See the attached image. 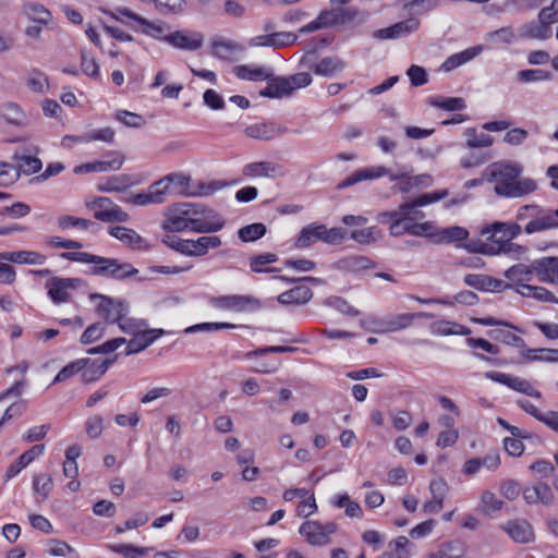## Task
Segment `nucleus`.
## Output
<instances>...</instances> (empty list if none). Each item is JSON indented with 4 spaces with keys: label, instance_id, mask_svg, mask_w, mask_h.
I'll return each instance as SVG.
<instances>
[{
    "label": "nucleus",
    "instance_id": "1",
    "mask_svg": "<svg viewBox=\"0 0 558 558\" xmlns=\"http://www.w3.org/2000/svg\"><path fill=\"white\" fill-rule=\"evenodd\" d=\"M522 171V165L512 160L490 163V181L495 182V193L502 197L518 198L535 192L536 181L520 178Z\"/></svg>",
    "mask_w": 558,
    "mask_h": 558
},
{
    "label": "nucleus",
    "instance_id": "2",
    "mask_svg": "<svg viewBox=\"0 0 558 558\" xmlns=\"http://www.w3.org/2000/svg\"><path fill=\"white\" fill-rule=\"evenodd\" d=\"M517 221L525 222L524 232L526 234L558 227V220H556L554 210L544 209L535 204L521 206L517 213Z\"/></svg>",
    "mask_w": 558,
    "mask_h": 558
},
{
    "label": "nucleus",
    "instance_id": "3",
    "mask_svg": "<svg viewBox=\"0 0 558 558\" xmlns=\"http://www.w3.org/2000/svg\"><path fill=\"white\" fill-rule=\"evenodd\" d=\"M387 174H389V179L391 182H393V181L401 182L399 190L402 193H408L414 186L412 177L408 175L407 173L390 174V171L388 168H386L384 166H376V167L363 168V169L355 171L353 174L349 175L343 181H341L337 187L339 190H343V189L352 186L356 183H360L362 181L381 178Z\"/></svg>",
    "mask_w": 558,
    "mask_h": 558
},
{
    "label": "nucleus",
    "instance_id": "4",
    "mask_svg": "<svg viewBox=\"0 0 558 558\" xmlns=\"http://www.w3.org/2000/svg\"><path fill=\"white\" fill-rule=\"evenodd\" d=\"M60 257L70 262L93 264L87 274L104 278H113V267L109 266V263L113 262L114 258L104 257L87 252H64L60 254Z\"/></svg>",
    "mask_w": 558,
    "mask_h": 558
},
{
    "label": "nucleus",
    "instance_id": "5",
    "mask_svg": "<svg viewBox=\"0 0 558 558\" xmlns=\"http://www.w3.org/2000/svg\"><path fill=\"white\" fill-rule=\"evenodd\" d=\"M89 300H99L96 306L97 314L109 324H118L128 314V303L121 299H113L100 293H90Z\"/></svg>",
    "mask_w": 558,
    "mask_h": 558
},
{
    "label": "nucleus",
    "instance_id": "6",
    "mask_svg": "<svg viewBox=\"0 0 558 558\" xmlns=\"http://www.w3.org/2000/svg\"><path fill=\"white\" fill-rule=\"evenodd\" d=\"M86 207L95 209L94 218L104 222H126L129 215L111 198L99 196L86 202Z\"/></svg>",
    "mask_w": 558,
    "mask_h": 558
},
{
    "label": "nucleus",
    "instance_id": "7",
    "mask_svg": "<svg viewBox=\"0 0 558 558\" xmlns=\"http://www.w3.org/2000/svg\"><path fill=\"white\" fill-rule=\"evenodd\" d=\"M87 282L82 278L51 277L46 281L47 294L54 304L70 301L69 290L86 287Z\"/></svg>",
    "mask_w": 558,
    "mask_h": 558
},
{
    "label": "nucleus",
    "instance_id": "8",
    "mask_svg": "<svg viewBox=\"0 0 558 558\" xmlns=\"http://www.w3.org/2000/svg\"><path fill=\"white\" fill-rule=\"evenodd\" d=\"M519 349V357L515 359L510 355L501 354V350L498 344L490 343V364H527L536 361H543L542 348L530 349L524 343L523 348Z\"/></svg>",
    "mask_w": 558,
    "mask_h": 558
},
{
    "label": "nucleus",
    "instance_id": "9",
    "mask_svg": "<svg viewBox=\"0 0 558 558\" xmlns=\"http://www.w3.org/2000/svg\"><path fill=\"white\" fill-rule=\"evenodd\" d=\"M519 328L490 317V339L511 348H523L524 340L515 333Z\"/></svg>",
    "mask_w": 558,
    "mask_h": 558
},
{
    "label": "nucleus",
    "instance_id": "10",
    "mask_svg": "<svg viewBox=\"0 0 558 558\" xmlns=\"http://www.w3.org/2000/svg\"><path fill=\"white\" fill-rule=\"evenodd\" d=\"M490 380L535 399H542L543 397L542 392L535 389L529 380L519 376L501 372H490Z\"/></svg>",
    "mask_w": 558,
    "mask_h": 558
},
{
    "label": "nucleus",
    "instance_id": "11",
    "mask_svg": "<svg viewBox=\"0 0 558 558\" xmlns=\"http://www.w3.org/2000/svg\"><path fill=\"white\" fill-rule=\"evenodd\" d=\"M169 184H165V180H159L149 185L147 192L137 193L125 198L124 202L145 206L148 204H162L166 201Z\"/></svg>",
    "mask_w": 558,
    "mask_h": 558
},
{
    "label": "nucleus",
    "instance_id": "12",
    "mask_svg": "<svg viewBox=\"0 0 558 558\" xmlns=\"http://www.w3.org/2000/svg\"><path fill=\"white\" fill-rule=\"evenodd\" d=\"M163 41L178 49L194 51L203 46L204 36L199 32L175 31L165 35Z\"/></svg>",
    "mask_w": 558,
    "mask_h": 558
},
{
    "label": "nucleus",
    "instance_id": "13",
    "mask_svg": "<svg viewBox=\"0 0 558 558\" xmlns=\"http://www.w3.org/2000/svg\"><path fill=\"white\" fill-rule=\"evenodd\" d=\"M211 304L215 307L222 308V310H229V311H235V312H243L248 306H252L254 308L260 307V301L250 296V295H221L214 298L211 300Z\"/></svg>",
    "mask_w": 558,
    "mask_h": 558
},
{
    "label": "nucleus",
    "instance_id": "14",
    "mask_svg": "<svg viewBox=\"0 0 558 558\" xmlns=\"http://www.w3.org/2000/svg\"><path fill=\"white\" fill-rule=\"evenodd\" d=\"M534 271L538 281L558 286V256L534 259Z\"/></svg>",
    "mask_w": 558,
    "mask_h": 558
},
{
    "label": "nucleus",
    "instance_id": "15",
    "mask_svg": "<svg viewBox=\"0 0 558 558\" xmlns=\"http://www.w3.org/2000/svg\"><path fill=\"white\" fill-rule=\"evenodd\" d=\"M298 40V36L291 32H277L266 35L255 36L250 39L248 45L253 47H272L281 48L293 45Z\"/></svg>",
    "mask_w": 558,
    "mask_h": 558
},
{
    "label": "nucleus",
    "instance_id": "16",
    "mask_svg": "<svg viewBox=\"0 0 558 558\" xmlns=\"http://www.w3.org/2000/svg\"><path fill=\"white\" fill-rule=\"evenodd\" d=\"M242 173L244 177H266V178H279L287 174V169L276 162L271 161H257L251 162L243 167Z\"/></svg>",
    "mask_w": 558,
    "mask_h": 558
},
{
    "label": "nucleus",
    "instance_id": "17",
    "mask_svg": "<svg viewBox=\"0 0 558 558\" xmlns=\"http://www.w3.org/2000/svg\"><path fill=\"white\" fill-rule=\"evenodd\" d=\"M515 543L527 544L534 541V532L529 521L514 519L500 526Z\"/></svg>",
    "mask_w": 558,
    "mask_h": 558
},
{
    "label": "nucleus",
    "instance_id": "18",
    "mask_svg": "<svg viewBox=\"0 0 558 558\" xmlns=\"http://www.w3.org/2000/svg\"><path fill=\"white\" fill-rule=\"evenodd\" d=\"M517 404L524 412L543 423L546 427L558 434V411H547L543 413L536 405L529 400H518Z\"/></svg>",
    "mask_w": 558,
    "mask_h": 558
},
{
    "label": "nucleus",
    "instance_id": "19",
    "mask_svg": "<svg viewBox=\"0 0 558 558\" xmlns=\"http://www.w3.org/2000/svg\"><path fill=\"white\" fill-rule=\"evenodd\" d=\"M162 335H165L163 329H148L133 336L132 339L128 341L124 354L131 355L145 350Z\"/></svg>",
    "mask_w": 558,
    "mask_h": 558
},
{
    "label": "nucleus",
    "instance_id": "20",
    "mask_svg": "<svg viewBox=\"0 0 558 558\" xmlns=\"http://www.w3.org/2000/svg\"><path fill=\"white\" fill-rule=\"evenodd\" d=\"M119 354L112 357L90 360L81 374L82 381L90 384L98 380L108 368L118 360Z\"/></svg>",
    "mask_w": 558,
    "mask_h": 558
},
{
    "label": "nucleus",
    "instance_id": "21",
    "mask_svg": "<svg viewBox=\"0 0 558 558\" xmlns=\"http://www.w3.org/2000/svg\"><path fill=\"white\" fill-rule=\"evenodd\" d=\"M114 158L111 160H96L93 162L82 163L74 168L75 173L106 172L108 170L121 169L124 157L119 153H113Z\"/></svg>",
    "mask_w": 558,
    "mask_h": 558
},
{
    "label": "nucleus",
    "instance_id": "22",
    "mask_svg": "<svg viewBox=\"0 0 558 558\" xmlns=\"http://www.w3.org/2000/svg\"><path fill=\"white\" fill-rule=\"evenodd\" d=\"M44 445H34L23 452L13 463H11L5 472V482L16 476L24 468L44 452Z\"/></svg>",
    "mask_w": 558,
    "mask_h": 558
},
{
    "label": "nucleus",
    "instance_id": "23",
    "mask_svg": "<svg viewBox=\"0 0 558 558\" xmlns=\"http://www.w3.org/2000/svg\"><path fill=\"white\" fill-rule=\"evenodd\" d=\"M313 298V291L305 284H299L278 295L277 301L282 305H303Z\"/></svg>",
    "mask_w": 558,
    "mask_h": 558
},
{
    "label": "nucleus",
    "instance_id": "24",
    "mask_svg": "<svg viewBox=\"0 0 558 558\" xmlns=\"http://www.w3.org/2000/svg\"><path fill=\"white\" fill-rule=\"evenodd\" d=\"M109 234L119 241L130 245L132 248L146 250L150 248V245L145 243V240L136 233L133 229L126 227H112L109 229Z\"/></svg>",
    "mask_w": 558,
    "mask_h": 558
},
{
    "label": "nucleus",
    "instance_id": "25",
    "mask_svg": "<svg viewBox=\"0 0 558 558\" xmlns=\"http://www.w3.org/2000/svg\"><path fill=\"white\" fill-rule=\"evenodd\" d=\"M300 534L306 537V541L314 546H323L330 542L326 536L323 524L318 521H306L302 523L299 530Z\"/></svg>",
    "mask_w": 558,
    "mask_h": 558
},
{
    "label": "nucleus",
    "instance_id": "26",
    "mask_svg": "<svg viewBox=\"0 0 558 558\" xmlns=\"http://www.w3.org/2000/svg\"><path fill=\"white\" fill-rule=\"evenodd\" d=\"M506 278L517 284V289H521V286H527L535 277L534 260L530 265L517 264L511 266L505 271Z\"/></svg>",
    "mask_w": 558,
    "mask_h": 558
},
{
    "label": "nucleus",
    "instance_id": "27",
    "mask_svg": "<svg viewBox=\"0 0 558 558\" xmlns=\"http://www.w3.org/2000/svg\"><path fill=\"white\" fill-rule=\"evenodd\" d=\"M268 85L260 89L259 95L266 98H282L292 95V88L288 84V80L283 76H274L271 74Z\"/></svg>",
    "mask_w": 558,
    "mask_h": 558
},
{
    "label": "nucleus",
    "instance_id": "28",
    "mask_svg": "<svg viewBox=\"0 0 558 558\" xmlns=\"http://www.w3.org/2000/svg\"><path fill=\"white\" fill-rule=\"evenodd\" d=\"M186 256L199 257L208 253L209 248H216L221 245V240L217 235L201 236L197 240H186Z\"/></svg>",
    "mask_w": 558,
    "mask_h": 558
},
{
    "label": "nucleus",
    "instance_id": "29",
    "mask_svg": "<svg viewBox=\"0 0 558 558\" xmlns=\"http://www.w3.org/2000/svg\"><path fill=\"white\" fill-rule=\"evenodd\" d=\"M0 260L16 264L43 265L46 262V256L35 251L1 252Z\"/></svg>",
    "mask_w": 558,
    "mask_h": 558
},
{
    "label": "nucleus",
    "instance_id": "30",
    "mask_svg": "<svg viewBox=\"0 0 558 558\" xmlns=\"http://www.w3.org/2000/svg\"><path fill=\"white\" fill-rule=\"evenodd\" d=\"M174 211L190 219H196L198 216L206 218H217L218 213L202 203H180Z\"/></svg>",
    "mask_w": 558,
    "mask_h": 558
},
{
    "label": "nucleus",
    "instance_id": "31",
    "mask_svg": "<svg viewBox=\"0 0 558 558\" xmlns=\"http://www.w3.org/2000/svg\"><path fill=\"white\" fill-rule=\"evenodd\" d=\"M323 230H325V225L311 223L304 227L295 240V247L305 248L317 241H323Z\"/></svg>",
    "mask_w": 558,
    "mask_h": 558
},
{
    "label": "nucleus",
    "instance_id": "32",
    "mask_svg": "<svg viewBox=\"0 0 558 558\" xmlns=\"http://www.w3.org/2000/svg\"><path fill=\"white\" fill-rule=\"evenodd\" d=\"M315 74L320 76H332L336 72L342 71L345 68L344 61L339 57H325L315 64L307 65Z\"/></svg>",
    "mask_w": 558,
    "mask_h": 558
},
{
    "label": "nucleus",
    "instance_id": "33",
    "mask_svg": "<svg viewBox=\"0 0 558 558\" xmlns=\"http://www.w3.org/2000/svg\"><path fill=\"white\" fill-rule=\"evenodd\" d=\"M190 219V230L196 233H213L220 231L225 227V220L218 214L217 218Z\"/></svg>",
    "mask_w": 558,
    "mask_h": 558
},
{
    "label": "nucleus",
    "instance_id": "34",
    "mask_svg": "<svg viewBox=\"0 0 558 558\" xmlns=\"http://www.w3.org/2000/svg\"><path fill=\"white\" fill-rule=\"evenodd\" d=\"M551 26L542 22L539 19L537 22H531L523 25L520 29L521 37L530 39H548L551 37Z\"/></svg>",
    "mask_w": 558,
    "mask_h": 558
},
{
    "label": "nucleus",
    "instance_id": "35",
    "mask_svg": "<svg viewBox=\"0 0 558 558\" xmlns=\"http://www.w3.org/2000/svg\"><path fill=\"white\" fill-rule=\"evenodd\" d=\"M505 225L504 223H500V222H495V223H490V246H489V250H490V255H495V254H499L500 252H504V253H518V252H522L523 251V247L520 246V245H517L512 242H510L509 240L505 241V242H499V241H495L493 240L495 233L501 231V228L504 227Z\"/></svg>",
    "mask_w": 558,
    "mask_h": 558
},
{
    "label": "nucleus",
    "instance_id": "36",
    "mask_svg": "<svg viewBox=\"0 0 558 558\" xmlns=\"http://www.w3.org/2000/svg\"><path fill=\"white\" fill-rule=\"evenodd\" d=\"M517 292L524 298L558 304V298L545 287L532 284L521 286V289H517Z\"/></svg>",
    "mask_w": 558,
    "mask_h": 558
},
{
    "label": "nucleus",
    "instance_id": "37",
    "mask_svg": "<svg viewBox=\"0 0 558 558\" xmlns=\"http://www.w3.org/2000/svg\"><path fill=\"white\" fill-rule=\"evenodd\" d=\"M13 159L16 161V170H20V174L24 173L26 175L37 173L40 171L43 167V162L39 158L34 157L31 155V151L28 154H20L15 153L13 155Z\"/></svg>",
    "mask_w": 558,
    "mask_h": 558
},
{
    "label": "nucleus",
    "instance_id": "38",
    "mask_svg": "<svg viewBox=\"0 0 558 558\" xmlns=\"http://www.w3.org/2000/svg\"><path fill=\"white\" fill-rule=\"evenodd\" d=\"M278 260V256L274 253H263L253 255L250 258V267L253 272H279L280 268L277 267H264L265 265L275 263Z\"/></svg>",
    "mask_w": 558,
    "mask_h": 558
},
{
    "label": "nucleus",
    "instance_id": "39",
    "mask_svg": "<svg viewBox=\"0 0 558 558\" xmlns=\"http://www.w3.org/2000/svg\"><path fill=\"white\" fill-rule=\"evenodd\" d=\"M234 73L241 80L254 82L271 77V73L268 72L265 68L246 64L235 66Z\"/></svg>",
    "mask_w": 558,
    "mask_h": 558
},
{
    "label": "nucleus",
    "instance_id": "40",
    "mask_svg": "<svg viewBox=\"0 0 558 558\" xmlns=\"http://www.w3.org/2000/svg\"><path fill=\"white\" fill-rule=\"evenodd\" d=\"M53 488V482L51 476L47 474H35L33 476V490L38 496L37 502L45 501Z\"/></svg>",
    "mask_w": 558,
    "mask_h": 558
},
{
    "label": "nucleus",
    "instance_id": "41",
    "mask_svg": "<svg viewBox=\"0 0 558 558\" xmlns=\"http://www.w3.org/2000/svg\"><path fill=\"white\" fill-rule=\"evenodd\" d=\"M23 12L29 20L40 25H48L52 20L50 11L47 10L43 4L25 3L23 5Z\"/></svg>",
    "mask_w": 558,
    "mask_h": 558
},
{
    "label": "nucleus",
    "instance_id": "42",
    "mask_svg": "<svg viewBox=\"0 0 558 558\" xmlns=\"http://www.w3.org/2000/svg\"><path fill=\"white\" fill-rule=\"evenodd\" d=\"M132 184L131 177L128 174H119L107 178L99 183L97 189L100 192H121Z\"/></svg>",
    "mask_w": 558,
    "mask_h": 558
},
{
    "label": "nucleus",
    "instance_id": "43",
    "mask_svg": "<svg viewBox=\"0 0 558 558\" xmlns=\"http://www.w3.org/2000/svg\"><path fill=\"white\" fill-rule=\"evenodd\" d=\"M435 315L427 312L413 314H399L388 322L389 330L396 331L409 327L415 318H434Z\"/></svg>",
    "mask_w": 558,
    "mask_h": 558
},
{
    "label": "nucleus",
    "instance_id": "44",
    "mask_svg": "<svg viewBox=\"0 0 558 558\" xmlns=\"http://www.w3.org/2000/svg\"><path fill=\"white\" fill-rule=\"evenodd\" d=\"M244 132L248 137L260 141H270L277 135L274 125L267 123H256L248 125L245 128Z\"/></svg>",
    "mask_w": 558,
    "mask_h": 558
},
{
    "label": "nucleus",
    "instance_id": "45",
    "mask_svg": "<svg viewBox=\"0 0 558 558\" xmlns=\"http://www.w3.org/2000/svg\"><path fill=\"white\" fill-rule=\"evenodd\" d=\"M267 232V228L262 222H254L244 226L238 230V236L242 242H254L263 238Z\"/></svg>",
    "mask_w": 558,
    "mask_h": 558
},
{
    "label": "nucleus",
    "instance_id": "46",
    "mask_svg": "<svg viewBox=\"0 0 558 558\" xmlns=\"http://www.w3.org/2000/svg\"><path fill=\"white\" fill-rule=\"evenodd\" d=\"M88 363H89V359H87V357L78 359V360H75V361L69 363L68 365H65L63 368H61L59 371V373L57 374V376L53 379V384L68 380L71 377H73L74 375H76L77 373H80V372L82 373L83 369L88 365Z\"/></svg>",
    "mask_w": 558,
    "mask_h": 558
},
{
    "label": "nucleus",
    "instance_id": "47",
    "mask_svg": "<svg viewBox=\"0 0 558 558\" xmlns=\"http://www.w3.org/2000/svg\"><path fill=\"white\" fill-rule=\"evenodd\" d=\"M429 104L447 111H460L466 108L465 100L461 97H433Z\"/></svg>",
    "mask_w": 558,
    "mask_h": 558
},
{
    "label": "nucleus",
    "instance_id": "48",
    "mask_svg": "<svg viewBox=\"0 0 558 558\" xmlns=\"http://www.w3.org/2000/svg\"><path fill=\"white\" fill-rule=\"evenodd\" d=\"M469 235V232L465 228L454 226L450 228H445L440 232H437V239L435 242L437 243H451V242H460L465 240Z\"/></svg>",
    "mask_w": 558,
    "mask_h": 558
},
{
    "label": "nucleus",
    "instance_id": "49",
    "mask_svg": "<svg viewBox=\"0 0 558 558\" xmlns=\"http://www.w3.org/2000/svg\"><path fill=\"white\" fill-rule=\"evenodd\" d=\"M108 263L109 266L113 267V280L123 281L138 274V269L133 267L130 263L120 262L117 258H114L113 262Z\"/></svg>",
    "mask_w": 558,
    "mask_h": 558
},
{
    "label": "nucleus",
    "instance_id": "50",
    "mask_svg": "<svg viewBox=\"0 0 558 558\" xmlns=\"http://www.w3.org/2000/svg\"><path fill=\"white\" fill-rule=\"evenodd\" d=\"M58 227L62 230L69 229V228H78L82 230H87L89 227H99L97 223L93 222L92 220L78 218L74 216H60L58 218Z\"/></svg>",
    "mask_w": 558,
    "mask_h": 558
},
{
    "label": "nucleus",
    "instance_id": "51",
    "mask_svg": "<svg viewBox=\"0 0 558 558\" xmlns=\"http://www.w3.org/2000/svg\"><path fill=\"white\" fill-rule=\"evenodd\" d=\"M118 326L123 332L131 335V336H135L143 331L148 330L147 323L145 320L136 319V318H129L126 316H124L123 318H121V320H119Z\"/></svg>",
    "mask_w": 558,
    "mask_h": 558
},
{
    "label": "nucleus",
    "instance_id": "52",
    "mask_svg": "<svg viewBox=\"0 0 558 558\" xmlns=\"http://www.w3.org/2000/svg\"><path fill=\"white\" fill-rule=\"evenodd\" d=\"M213 54L219 59L228 60L240 46L229 40H215L211 44Z\"/></svg>",
    "mask_w": 558,
    "mask_h": 558
},
{
    "label": "nucleus",
    "instance_id": "53",
    "mask_svg": "<svg viewBox=\"0 0 558 558\" xmlns=\"http://www.w3.org/2000/svg\"><path fill=\"white\" fill-rule=\"evenodd\" d=\"M463 554L462 544L460 542H449L441 548L428 555V558H459Z\"/></svg>",
    "mask_w": 558,
    "mask_h": 558
},
{
    "label": "nucleus",
    "instance_id": "54",
    "mask_svg": "<svg viewBox=\"0 0 558 558\" xmlns=\"http://www.w3.org/2000/svg\"><path fill=\"white\" fill-rule=\"evenodd\" d=\"M140 25L142 26L141 32L143 34H145L146 36H149L154 39L162 40V41H163V37H165V35H162L165 32V28L166 27L169 28V26L166 24H156L154 22L148 21L145 17H143L141 20Z\"/></svg>",
    "mask_w": 558,
    "mask_h": 558
},
{
    "label": "nucleus",
    "instance_id": "55",
    "mask_svg": "<svg viewBox=\"0 0 558 558\" xmlns=\"http://www.w3.org/2000/svg\"><path fill=\"white\" fill-rule=\"evenodd\" d=\"M325 304L336 308L338 312L351 317L360 315V311L351 306L344 299L340 296H329L325 300Z\"/></svg>",
    "mask_w": 558,
    "mask_h": 558
},
{
    "label": "nucleus",
    "instance_id": "56",
    "mask_svg": "<svg viewBox=\"0 0 558 558\" xmlns=\"http://www.w3.org/2000/svg\"><path fill=\"white\" fill-rule=\"evenodd\" d=\"M420 24V20L416 17H409L404 21L393 24L392 26L396 38L404 37L414 33L418 29Z\"/></svg>",
    "mask_w": 558,
    "mask_h": 558
},
{
    "label": "nucleus",
    "instance_id": "57",
    "mask_svg": "<svg viewBox=\"0 0 558 558\" xmlns=\"http://www.w3.org/2000/svg\"><path fill=\"white\" fill-rule=\"evenodd\" d=\"M435 226L432 221L410 222L409 234L415 236L436 238L437 232L434 231Z\"/></svg>",
    "mask_w": 558,
    "mask_h": 558
},
{
    "label": "nucleus",
    "instance_id": "58",
    "mask_svg": "<svg viewBox=\"0 0 558 558\" xmlns=\"http://www.w3.org/2000/svg\"><path fill=\"white\" fill-rule=\"evenodd\" d=\"M105 333V326L102 323H95L88 326L81 336L82 344H90L99 340Z\"/></svg>",
    "mask_w": 558,
    "mask_h": 558
},
{
    "label": "nucleus",
    "instance_id": "59",
    "mask_svg": "<svg viewBox=\"0 0 558 558\" xmlns=\"http://www.w3.org/2000/svg\"><path fill=\"white\" fill-rule=\"evenodd\" d=\"M190 218L175 213V215L163 222L162 228L170 232H182L190 230Z\"/></svg>",
    "mask_w": 558,
    "mask_h": 558
},
{
    "label": "nucleus",
    "instance_id": "60",
    "mask_svg": "<svg viewBox=\"0 0 558 558\" xmlns=\"http://www.w3.org/2000/svg\"><path fill=\"white\" fill-rule=\"evenodd\" d=\"M377 233H379L377 227H369L361 230H352L350 238L360 244H371L376 241Z\"/></svg>",
    "mask_w": 558,
    "mask_h": 558
},
{
    "label": "nucleus",
    "instance_id": "61",
    "mask_svg": "<svg viewBox=\"0 0 558 558\" xmlns=\"http://www.w3.org/2000/svg\"><path fill=\"white\" fill-rule=\"evenodd\" d=\"M126 343V339L123 337L113 338L106 342H104L100 345L90 348L87 350L88 354H109L116 351L119 347Z\"/></svg>",
    "mask_w": 558,
    "mask_h": 558
},
{
    "label": "nucleus",
    "instance_id": "62",
    "mask_svg": "<svg viewBox=\"0 0 558 558\" xmlns=\"http://www.w3.org/2000/svg\"><path fill=\"white\" fill-rule=\"evenodd\" d=\"M407 75L410 78L411 85L414 87L422 86L428 82V75L426 70L423 66L412 64L408 71Z\"/></svg>",
    "mask_w": 558,
    "mask_h": 558
},
{
    "label": "nucleus",
    "instance_id": "63",
    "mask_svg": "<svg viewBox=\"0 0 558 558\" xmlns=\"http://www.w3.org/2000/svg\"><path fill=\"white\" fill-rule=\"evenodd\" d=\"M348 230L342 227H335L331 229L323 230V241L328 244H340L347 236Z\"/></svg>",
    "mask_w": 558,
    "mask_h": 558
},
{
    "label": "nucleus",
    "instance_id": "64",
    "mask_svg": "<svg viewBox=\"0 0 558 558\" xmlns=\"http://www.w3.org/2000/svg\"><path fill=\"white\" fill-rule=\"evenodd\" d=\"M538 19L547 23V25H551L553 23L558 21V0H553L549 7L543 8L538 13Z\"/></svg>",
    "mask_w": 558,
    "mask_h": 558
}]
</instances>
